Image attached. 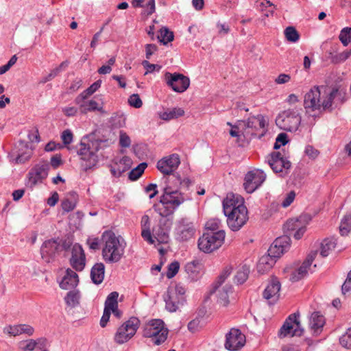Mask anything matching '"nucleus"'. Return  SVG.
Segmentation results:
<instances>
[{"mask_svg": "<svg viewBox=\"0 0 351 351\" xmlns=\"http://www.w3.org/2000/svg\"><path fill=\"white\" fill-rule=\"evenodd\" d=\"M36 348L35 339H28L20 342V349L22 351H33Z\"/></svg>", "mask_w": 351, "mask_h": 351, "instance_id": "nucleus-54", "label": "nucleus"}, {"mask_svg": "<svg viewBox=\"0 0 351 351\" xmlns=\"http://www.w3.org/2000/svg\"><path fill=\"white\" fill-rule=\"evenodd\" d=\"M225 236L224 230L204 232L198 240V247L205 253H210L221 246Z\"/></svg>", "mask_w": 351, "mask_h": 351, "instance_id": "nucleus-9", "label": "nucleus"}, {"mask_svg": "<svg viewBox=\"0 0 351 351\" xmlns=\"http://www.w3.org/2000/svg\"><path fill=\"white\" fill-rule=\"evenodd\" d=\"M195 232L194 223L187 217H182L177 221L176 237L180 241H186L193 237Z\"/></svg>", "mask_w": 351, "mask_h": 351, "instance_id": "nucleus-17", "label": "nucleus"}, {"mask_svg": "<svg viewBox=\"0 0 351 351\" xmlns=\"http://www.w3.org/2000/svg\"><path fill=\"white\" fill-rule=\"evenodd\" d=\"M241 126V132L244 138L252 139L254 138H261L266 133V123L262 114L253 116L245 121H239Z\"/></svg>", "mask_w": 351, "mask_h": 351, "instance_id": "nucleus-5", "label": "nucleus"}, {"mask_svg": "<svg viewBox=\"0 0 351 351\" xmlns=\"http://www.w3.org/2000/svg\"><path fill=\"white\" fill-rule=\"evenodd\" d=\"M168 184L163 189V193L160 197L158 204L153 206L154 210L162 217L171 216L176 209L186 201L184 193L177 181H173L172 176L167 179Z\"/></svg>", "mask_w": 351, "mask_h": 351, "instance_id": "nucleus-1", "label": "nucleus"}, {"mask_svg": "<svg viewBox=\"0 0 351 351\" xmlns=\"http://www.w3.org/2000/svg\"><path fill=\"white\" fill-rule=\"evenodd\" d=\"M259 6L262 11H265L264 15L267 16H269L270 14L272 15L275 10L274 5L267 0H262Z\"/></svg>", "mask_w": 351, "mask_h": 351, "instance_id": "nucleus-49", "label": "nucleus"}, {"mask_svg": "<svg viewBox=\"0 0 351 351\" xmlns=\"http://www.w3.org/2000/svg\"><path fill=\"white\" fill-rule=\"evenodd\" d=\"M301 120L298 108H289L279 113L276 119V123L283 130L295 132L301 123Z\"/></svg>", "mask_w": 351, "mask_h": 351, "instance_id": "nucleus-8", "label": "nucleus"}, {"mask_svg": "<svg viewBox=\"0 0 351 351\" xmlns=\"http://www.w3.org/2000/svg\"><path fill=\"white\" fill-rule=\"evenodd\" d=\"M147 167V164L146 162L140 163L130 171L128 178L132 181L137 180L142 176Z\"/></svg>", "mask_w": 351, "mask_h": 351, "instance_id": "nucleus-42", "label": "nucleus"}, {"mask_svg": "<svg viewBox=\"0 0 351 351\" xmlns=\"http://www.w3.org/2000/svg\"><path fill=\"white\" fill-rule=\"evenodd\" d=\"M129 104L136 108H139L143 106V101L138 94H133L128 99Z\"/></svg>", "mask_w": 351, "mask_h": 351, "instance_id": "nucleus-56", "label": "nucleus"}, {"mask_svg": "<svg viewBox=\"0 0 351 351\" xmlns=\"http://www.w3.org/2000/svg\"><path fill=\"white\" fill-rule=\"evenodd\" d=\"M232 292V287L226 285L221 289L218 290V302L226 306L229 304V293Z\"/></svg>", "mask_w": 351, "mask_h": 351, "instance_id": "nucleus-35", "label": "nucleus"}, {"mask_svg": "<svg viewBox=\"0 0 351 351\" xmlns=\"http://www.w3.org/2000/svg\"><path fill=\"white\" fill-rule=\"evenodd\" d=\"M167 328H165L164 322L160 319H152L143 326V336L151 338L155 345H160L167 339Z\"/></svg>", "mask_w": 351, "mask_h": 351, "instance_id": "nucleus-7", "label": "nucleus"}, {"mask_svg": "<svg viewBox=\"0 0 351 351\" xmlns=\"http://www.w3.org/2000/svg\"><path fill=\"white\" fill-rule=\"evenodd\" d=\"M267 162L274 172L281 173L282 176L287 175L291 166L290 161L280 152H271Z\"/></svg>", "mask_w": 351, "mask_h": 351, "instance_id": "nucleus-19", "label": "nucleus"}, {"mask_svg": "<svg viewBox=\"0 0 351 351\" xmlns=\"http://www.w3.org/2000/svg\"><path fill=\"white\" fill-rule=\"evenodd\" d=\"M317 255V251L311 252L306 257L305 261L302 263L300 267L294 271L290 277L292 282H297L305 277L308 274V269L311 265Z\"/></svg>", "mask_w": 351, "mask_h": 351, "instance_id": "nucleus-24", "label": "nucleus"}, {"mask_svg": "<svg viewBox=\"0 0 351 351\" xmlns=\"http://www.w3.org/2000/svg\"><path fill=\"white\" fill-rule=\"evenodd\" d=\"M220 221L217 219H211L206 222V228L207 232H217Z\"/></svg>", "mask_w": 351, "mask_h": 351, "instance_id": "nucleus-60", "label": "nucleus"}, {"mask_svg": "<svg viewBox=\"0 0 351 351\" xmlns=\"http://www.w3.org/2000/svg\"><path fill=\"white\" fill-rule=\"evenodd\" d=\"M339 342L343 347L351 349V328H348L346 333L339 338Z\"/></svg>", "mask_w": 351, "mask_h": 351, "instance_id": "nucleus-50", "label": "nucleus"}, {"mask_svg": "<svg viewBox=\"0 0 351 351\" xmlns=\"http://www.w3.org/2000/svg\"><path fill=\"white\" fill-rule=\"evenodd\" d=\"M232 272V268L226 267L218 276L217 280L213 283V289L210 291V293H215L222 284L225 282L226 279L230 275Z\"/></svg>", "mask_w": 351, "mask_h": 351, "instance_id": "nucleus-37", "label": "nucleus"}, {"mask_svg": "<svg viewBox=\"0 0 351 351\" xmlns=\"http://www.w3.org/2000/svg\"><path fill=\"white\" fill-rule=\"evenodd\" d=\"M33 150L29 147V143L24 140H20L9 157L10 161L15 164H24L31 158Z\"/></svg>", "mask_w": 351, "mask_h": 351, "instance_id": "nucleus-15", "label": "nucleus"}, {"mask_svg": "<svg viewBox=\"0 0 351 351\" xmlns=\"http://www.w3.org/2000/svg\"><path fill=\"white\" fill-rule=\"evenodd\" d=\"M267 251L269 252V254L273 256V257L277 258L280 257L282 254L287 252L285 249H282L281 246H278V245L275 246V241L271 245Z\"/></svg>", "mask_w": 351, "mask_h": 351, "instance_id": "nucleus-53", "label": "nucleus"}, {"mask_svg": "<svg viewBox=\"0 0 351 351\" xmlns=\"http://www.w3.org/2000/svg\"><path fill=\"white\" fill-rule=\"evenodd\" d=\"M165 80L168 86L173 91L179 93H184L190 85L189 77L180 73L166 72Z\"/></svg>", "mask_w": 351, "mask_h": 351, "instance_id": "nucleus-14", "label": "nucleus"}, {"mask_svg": "<svg viewBox=\"0 0 351 351\" xmlns=\"http://www.w3.org/2000/svg\"><path fill=\"white\" fill-rule=\"evenodd\" d=\"M223 211L232 231H238L248 220L247 209L241 196L230 193L223 201Z\"/></svg>", "mask_w": 351, "mask_h": 351, "instance_id": "nucleus-2", "label": "nucleus"}, {"mask_svg": "<svg viewBox=\"0 0 351 351\" xmlns=\"http://www.w3.org/2000/svg\"><path fill=\"white\" fill-rule=\"evenodd\" d=\"M250 268L246 264L243 265L237 271L234 276V281L238 285L243 284L248 278Z\"/></svg>", "mask_w": 351, "mask_h": 351, "instance_id": "nucleus-36", "label": "nucleus"}, {"mask_svg": "<svg viewBox=\"0 0 351 351\" xmlns=\"http://www.w3.org/2000/svg\"><path fill=\"white\" fill-rule=\"evenodd\" d=\"M139 325L140 320L137 317H130L118 328L114 337V341L118 344L128 342L136 334Z\"/></svg>", "mask_w": 351, "mask_h": 351, "instance_id": "nucleus-11", "label": "nucleus"}, {"mask_svg": "<svg viewBox=\"0 0 351 351\" xmlns=\"http://www.w3.org/2000/svg\"><path fill=\"white\" fill-rule=\"evenodd\" d=\"M105 266L102 263H95L90 270L92 282L95 285L101 284L104 278Z\"/></svg>", "mask_w": 351, "mask_h": 351, "instance_id": "nucleus-29", "label": "nucleus"}, {"mask_svg": "<svg viewBox=\"0 0 351 351\" xmlns=\"http://www.w3.org/2000/svg\"><path fill=\"white\" fill-rule=\"evenodd\" d=\"M185 293L186 288L181 283L177 284L175 287H168L163 295L166 309L173 313L183 306L186 302Z\"/></svg>", "mask_w": 351, "mask_h": 351, "instance_id": "nucleus-6", "label": "nucleus"}, {"mask_svg": "<svg viewBox=\"0 0 351 351\" xmlns=\"http://www.w3.org/2000/svg\"><path fill=\"white\" fill-rule=\"evenodd\" d=\"M118 296L119 293L116 291L110 293L106 300L104 308L111 311V309L118 307Z\"/></svg>", "mask_w": 351, "mask_h": 351, "instance_id": "nucleus-45", "label": "nucleus"}, {"mask_svg": "<svg viewBox=\"0 0 351 351\" xmlns=\"http://www.w3.org/2000/svg\"><path fill=\"white\" fill-rule=\"evenodd\" d=\"M80 111L82 114H87L89 112L99 111L103 112V107L100 106L99 104L94 99H90L84 102L81 106L79 107Z\"/></svg>", "mask_w": 351, "mask_h": 351, "instance_id": "nucleus-33", "label": "nucleus"}, {"mask_svg": "<svg viewBox=\"0 0 351 351\" xmlns=\"http://www.w3.org/2000/svg\"><path fill=\"white\" fill-rule=\"evenodd\" d=\"M325 323V317L320 312L315 311L311 315L308 327L313 336H318L322 333Z\"/></svg>", "mask_w": 351, "mask_h": 351, "instance_id": "nucleus-25", "label": "nucleus"}, {"mask_svg": "<svg viewBox=\"0 0 351 351\" xmlns=\"http://www.w3.org/2000/svg\"><path fill=\"white\" fill-rule=\"evenodd\" d=\"M131 144L130 136L124 132L120 131L119 145L122 147H129Z\"/></svg>", "mask_w": 351, "mask_h": 351, "instance_id": "nucleus-57", "label": "nucleus"}, {"mask_svg": "<svg viewBox=\"0 0 351 351\" xmlns=\"http://www.w3.org/2000/svg\"><path fill=\"white\" fill-rule=\"evenodd\" d=\"M169 230L167 228L156 226L153 228V236L160 243H167L169 239Z\"/></svg>", "mask_w": 351, "mask_h": 351, "instance_id": "nucleus-34", "label": "nucleus"}, {"mask_svg": "<svg viewBox=\"0 0 351 351\" xmlns=\"http://www.w3.org/2000/svg\"><path fill=\"white\" fill-rule=\"evenodd\" d=\"M337 245V239L334 237L324 239L321 243L320 254L323 257L328 256L330 252L333 250Z\"/></svg>", "mask_w": 351, "mask_h": 351, "instance_id": "nucleus-32", "label": "nucleus"}, {"mask_svg": "<svg viewBox=\"0 0 351 351\" xmlns=\"http://www.w3.org/2000/svg\"><path fill=\"white\" fill-rule=\"evenodd\" d=\"M339 38L343 45L346 47L351 41V27H344L340 32Z\"/></svg>", "mask_w": 351, "mask_h": 351, "instance_id": "nucleus-47", "label": "nucleus"}, {"mask_svg": "<svg viewBox=\"0 0 351 351\" xmlns=\"http://www.w3.org/2000/svg\"><path fill=\"white\" fill-rule=\"evenodd\" d=\"M61 138L64 145H69L73 141V133L70 130H64L61 134Z\"/></svg>", "mask_w": 351, "mask_h": 351, "instance_id": "nucleus-62", "label": "nucleus"}, {"mask_svg": "<svg viewBox=\"0 0 351 351\" xmlns=\"http://www.w3.org/2000/svg\"><path fill=\"white\" fill-rule=\"evenodd\" d=\"M277 257H273L267 251V254L263 256L258 261L257 267L258 271L265 272L269 270L275 265Z\"/></svg>", "mask_w": 351, "mask_h": 351, "instance_id": "nucleus-30", "label": "nucleus"}, {"mask_svg": "<svg viewBox=\"0 0 351 351\" xmlns=\"http://www.w3.org/2000/svg\"><path fill=\"white\" fill-rule=\"evenodd\" d=\"M79 282L78 275L71 269H67L65 275L60 282V287L62 289H71L75 288Z\"/></svg>", "mask_w": 351, "mask_h": 351, "instance_id": "nucleus-27", "label": "nucleus"}, {"mask_svg": "<svg viewBox=\"0 0 351 351\" xmlns=\"http://www.w3.org/2000/svg\"><path fill=\"white\" fill-rule=\"evenodd\" d=\"M295 197V193L294 191H290L284 200L282 201L281 205L283 208H287L291 204V203L293 202Z\"/></svg>", "mask_w": 351, "mask_h": 351, "instance_id": "nucleus-63", "label": "nucleus"}, {"mask_svg": "<svg viewBox=\"0 0 351 351\" xmlns=\"http://www.w3.org/2000/svg\"><path fill=\"white\" fill-rule=\"evenodd\" d=\"M266 179V174L261 169L248 171L244 178L243 187L247 193H252L259 188Z\"/></svg>", "mask_w": 351, "mask_h": 351, "instance_id": "nucleus-16", "label": "nucleus"}, {"mask_svg": "<svg viewBox=\"0 0 351 351\" xmlns=\"http://www.w3.org/2000/svg\"><path fill=\"white\" fill-rule=\"evenodd\" d=\"M132 4L134 8H144L147 15H150L155 11V0H132Z\"/></svg>", "mask_w": 351, "mask_h": 351, "instance_id": "nucleus-31", "label": "nucleus"}, {"mask_svg": "<svg viewBox=\"0 0 351 351\" xmlns=\"http://www.w3.org/2000/svg\"><path fill=\"white\" fill-rule=\"evenodd\" d=\"M281 246L282 249H285L287 251L291 245V239L290 237L287 234H284L281 237H279L275 239V246L276 245Z\"/></svg>", "mask_w": 351, "mask_h": 351, "instance_id": "nucleus-48", "label": "nucleus"}, {"mask_svg": "<svg viewBox=\"0 0 351 351\" xmlns=\"http://www.w3.org/2000/svg\"><path fill=\"white\" fill-rule=\"evenodd\" d=\"M80 294L77 291H70L64 298L66 304L71 307H75L79 304Z\"/></svg>", "mask_w": 351, "mask_h": 351, "instance_id": "nucleus-43", "label": "nucleus"}, {"mask_svg": "<svg viewBox=\"0 0 351 351\" xmlns=\"http://www.w3.org/2000/svg\"><path fill=\"white\" fill-rule=\"evenodd\" d=\"M91 94L89 92H87V89H86L75 97V103L80 107L87 101V98Z\"/></svg>", "mask_w": 351, "mask_h": 351, "instance_id": "nucleus-58", "label": "nucleus"}, {"mask_svg": "<svg viewBox=\"0 0 351 351\" xmlns=\"http://www.w3.org/2000/svg\"><path fill=\"white\" fill-rule=\"evenodd\" d=\"M105 245L102 249V256L107 263H116L123 257L126 243L112 231H106L102 235Z\"/></svg>", "mask_w": 351, "mask_h": 351, "instance_id": "nucleus-3", "label": "nucleus"}, {"mask_svg": "<svg viewBox=\"0 0 351 351\" xmlns=\"http://www.w3.org/2000/svg\"><path fill=\"white\" fill-rule=\"evenodd\" d=\"M245 343V337L239 329L231 328L226 335L225 348L230 351L240 350Z\"/></svg>", "mask_w": 351, "mask_h": 351, "instance_id": "nucleus-20", "label": "nucleus"}, {"mask_svg": "<svg viewBox=\"0 0 351 351\" xmlns=\"http://www.w3.org/2000/svg\"><path fill=\"white\" fill-rule=\"evenodd\" d=\"M324 86H314L304 95V106L306 109L311 108L313 110H319L322 108L324 110H332V104L335 98L340 95L337 88H332L327 95L326 98L321 101V90H325Z\"/></svg>", "mask_w": 351, "mask_h": 351, "instance_id": "nucleus-4", "label": "nucleus"}, {"mask_svg": "<svg viewBox=\"0 0 351 351\" xmlns=\"http://www.w3.org/2000/svg\"><path fill=\"white\" fill-rule=\"evenodd\" d=\"M86 244L89 248L93 250H97L99 248V240L98 238H88L86 240Z\"/></svg>", "mask_w": 351, "mask_h": 351, "instance_id": "nucleus-64", "label": "nucleus"}, {"mask_svg": "<svg viewBox=\"0 0 351 351\" xmlns=\"http://www.w3.org/2000/svg\"><path fill=\"white\" fill-rule=\"evenodd\" d=\"M71 266L76 271H82L86 265V255L81 245L75 243L71 249V256L69 259Z\"/></svg>", "mask_w": 351, "mask_h": 351, "instance_id": "nucleus-22", "label": "nucleus"}, {"mask_svg": "<svg viewBox=\"0 0 351 351\" xmlns=\"http://www.w3.org/2000/svg\"><path fill=\"white\" fill-rule=\"evenodd\" d=\"M184 114V110L181 108H174L163 112L160 115V118L165 121L176 119Z\"/></svg>", "mask_w": 351, "mask_h": 351, "instance_id": "nucleus-41", "label": "nucleus"}, {"mask_svg": "<svg viewBox=\"0 0 351 351\" xmlns=\"http://www.w3.org/2000/svg\"><path fill=\"white\" fill-rule=\"evenodd\" d=\"M60 252V241L58 237L46 240L40 247L41 257L45 262L48 263L53 261Z\"/></svg>", "mask_w": 351, "mask_h": 351, "instance_id": "nucleus-18", "label": "nucleus"}, {"mask_svg": "<svg viewBox=\"0 0 351 351\" xmlns=\"http://www.w3.org/2000/svg\"><path fill=\"white\" fill-rule=\"evenodd\" d=\"M180 164V157L176 154L164 157L157 162V169L164 175L171 176Z\"/></svg>", "mask_w": 351, "mask_h": 351, "instance_id": "nucleus-21", "label": "nucleus"}, {"mask_svg": "<svg viewBox=\"0 0 351 351\" xmlns=\"http://www.w3.org/2000/svg\"><path fill=\"white\" fill-rule=\"evenodd\" d=\"M172 178L173 179V181H177L179 184L180 188H186L188 189L189 186L191 184V180L188 178H185L184 179H182L180 176L179 174H173Z\"/></svg>", "mask_w": 351, "mask_h": 351, "instance_id": "nucleus-55", "label": "nucleus"}, {"mask_svg": "<svg viewBox=\"0 0 351 351\" xmlns=\"http://www.w3.org/2000/svg\"><path fill=\"white\" fill-rule=\"evenodd\" d=\"M301 225V221L300 219H290L283 226V231L285 234H287L289 237L292 235L299 226Z\"/></svg>", "mask_w": 351, "mask_h": 351, "instance_id": "nucleus-38", "label": "nucleus"}, {"mask_svg": "<svg viewBox=\"0 0 351 351\" xmlns=\"http://www.w3.org/2000/svg\"><path fill=\"white\" fill-rule=\"evenodd\" d=\"M69 195L73 199H69V198H66L62 200L61 206L62 208L64 211L69 213L73 210L76 206V201L77 197V194L75 191H71Z\"/></svg>", "mask_w": 351, "mask_h": 351, "instance_id": "nucleus-40", "label": "nucleus"}, {"mask_svg": "<svg viewBox=\"0 0 351 351\" xmlns=\"http://www.w3.org/2000/svg\"><path fill=\"white\" fill-rule=\"evenodd\" d=\"M3 332L13 337L22 334L32 336L34 332V328L28 324L9 325L3 328Z\"/></svg>", "mask_w": 351, "mask_h": 351, "instance_id": "nucleus-26", "label": "nucleus"}, {"mask_svg": "<svg viewBox=\"0 0 351 351\" xmlns=\"http://www.w3.org/2000/svg\"><path fill=\"white\" fill-rule=\"evenodd\" d=\"M348 58H349V57H348L346 50L343 52L335 54V55H331V56H330L331 62L333 64L342 63V62H345Z\"/></svg>", "mask_w": 351, "mask_h": 351, "instance_id": "nucleus-52", "label": "nucleus"}, {"mask_svg": "<svg viewBox=\"0 0 351 351\" xmlns=\"http://www.w3.org/2000/svg\"><path fill=\"white\" fill-rule=\"evenodd\" d=\"M142 65L147 70L145 73V75H147L149 73H152L154 70L157 69V71H160L161 69V66L155 64H151L147 60H143L142 62Z\"/></svg>", "mask_w": 351, "mask_h": 351, "instance_id": "nucleus-59", "label": "nucleus"}, {"mask_svg": "<svg viewBox=\"0 0 351 351\" xmlns=\"http://www.w3.org/2000/svg\"><path fill=\"white\" fill-rule=\"evenodd\" d=\"M157 38L160 43L165 45L173 40L174 34L173 32L170 31L169 28L162 27L160 29L159 34L157 36Z\"/></svg>", "mask_w": 351, "mask_h": 351, "instance_id": "nucleus-39", "label": "nucleus"}, {"mask_svg": "<svg viewBox=\"0 0 351 351\" xmlns=\"http://www.w3.org/2000/svg\"><path fill=\"white\" fill-rule=\"evenodd\" d=\"M180 269V263L178 261H174L168 265V269L166 274L167 278L171 279L173 278Z\"/></svg>", "mask_w": 351, "mask_h": 351, "instance_id": "nucleus-51", "label": "nucleus"}, {"mask_svg": "<svg viewBox=\"0 0 351 351\" xmlns=\"http://www.w3.org/2000/svg\"><path fill=\"white\" fill-rule=\"evenodd\" d=\"M159 219L158 226L161 228H167L170 230L171 225H172V219H169V217H162Z\"/></svg>", "mask_w": 351, "mask_h": 351, "instance_id": "nucleus-61", "label": "nucleus"}, {"mask_svg": "<svg viewBox=\"0 0 351 351\" xmlns=\"http://www.w3.org/2000/svg\"><path fill=\"white\" fill-rule=\"evenodd\" d=\"M79 146L77 153L80 156L81 160L85 162L82 165L84 167L85 170L91 169L97 162L96 153L99 150V143L91 142L90 143L86 144L81 142Z\"/></svg>", "mask_w": 351, "mask_h": 351, "instance_id": "nucleus-10", "label": "nucleus"}, {"mask_svg": "<svg viewBox=\"0 0 351 351\" xmlns=\"http://www.w3.org/2000/svg\"><path fill=\"white\" fill-rule=\"evenodd\" d=\"M280 282L277 278H273L263 293V297L271 305L277 302L280 298Z\"/></svg>", "mask_w": 351, "mask_h": 351, "instance_id": "nucleus-23", "label": "nucleus"}, {"mask_svg": "<svg viewBox=\"0 0 351 351\" xmlns=\"http://www.w3.org/2000/svg\"><path fill=\"white\" fill-rule=\"evenodd\" d=\"M49 169L50 165L47 161H41L35 165L27 175L26 186L34 189L37 184L42 183L47 178Z\"/></svg>", "mask_w": 351, "mask_h": 351, "instance_id": "nucleus-12", "label": "nucleus"}, {"mask_svg": "<svg viewBox=\"0 0 351 351\" xmlns=\"http://www.w3.org/2000/svg\"><path fill=\"white\" fill-rule=\"evenodd\" d=\"M130 158L124 156L119 160V164L116 163L114 165H111L110 171L112 175L116 178L120 177L130 168Z\"/></svg>", "mask_w": 351, "mask_h": 351, "instance_id": "nucleus-28", "label": "nucleus"}, {"mask_svg": "<svg viewBox=\"0 0 351 351\" xmlns=\"http://www.w3.org/2000/svg\"><path fill=\"white\" fill-rule=\"evenodd\" d=\"M351 230V215H347L341 219L339 232L342 236L347 235Z\"/></svg>", "mask_w": 351, "mask_h": 351, "instance_id": "nucleus-44", "label": "nucleus"}, {"mask_svg": "<svg viewBox=\"0 0 351 351\" xmlns=\"http://www.w3.org/2000/svg\"><path fill=\"white\" fill-rule=\"evenodd\" d=\"M285 35L287 40L291 43L297 42L300 38V34L295 27L289 26L285 29Z\"/></svg>", "mask_w": 351, "mask_h": 351, "instance_id": "nucleus-46", "label": "nucleus"}, {"mask_svg": "<svg viewBox=\"0 0 351 351\" xmlns=\"http://www.w3.org/2000/svg\"><path fill=\"white\" fill-rule=\"evenodd\" d=\"M298 317L299 314L296 313L288 317L278 332L280 338H284L289 335H291V337H300L303 334L304 330L300 326Z\"/></svg>", "mask_w": 351, "mask_h": 351, "instance_id": "nucleus-13", "label": "nucleus"}]
</instances>
